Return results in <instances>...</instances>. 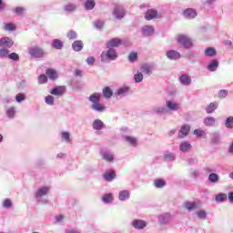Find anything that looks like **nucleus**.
<instances>
[{
    "mask_svg": "<svg viewBox=\"0 0 233 233\" xmlns=\"http://www.w3.org/2000/svg\"><path fill=\"white\" fill-rule=\"evenodd\" d=\"M108 50L101 53V61L108 63L109 61H116L117 59V51L115 48L107 47Z\"/></svg>",
    "mask_w": 233,
    "mask_h": 233,
    "instance_id": "1",
    "label": "nucleus"
},
{
    "mask_svg": "<svg viewBox=\"0 0 233 233\" xmlns=\"http://www.w3.org/2000/svg\"><path fill=\"white\" fill-rule=\"evenodd\" d=\"M177 41L178 45H181V46H183L187 50H190V48L194 47V42L192 41V38H190L187 35H178L177 37Z\"/></svg>",
    "mask_w": 233,
    "mask_h": 233,
    "instance_id": "2",
    "label": "nucleus"
},
{
    "mask_svg": "<svg viewBox=\"0 0 233 233\" xmlns=\"http://www.w3.org/2000/svg\"><path fill=\"white\" fill-rule=\"evenodd\" d=\"M28 54L30 57H33V59H43L46 56L45 49L37 46L29 47Z\"/></svg>",
    "mask_w": 233,
    "mask_h": 233,
    "instance_id": "3",
    "label": "nucleus"
},
{
    "mask_svg": "<svg viewBox=\"0 0 233 233\" xmlns=\"http://www.w3.org/2000/svg\"><path fill=\"white\" fill-rule=\"evenodd\" d=\"M127 15V11L125 8L121 5H116L115 6L113 10V17L116 19L117 21H121Z\"/></svg>",
    "mask_w": 233,
    "mask_h": 233,
    "instance_id": "4",
    "label": "nucleus"
},
{
    "mask_svg": "<svg viewBox=\"0 0 233 233\" xmlns=\"http://www.w3.org/2000/svg\"><path fill=\"white\" fill-rule=\"evenodd\" d=\"M123 45V40L118 37L111 38L106 44V48H117V46H121Z\"/></svg>",
    "mask_w": 233,
    "mask_h": 233,
    "instance_id": "5",
    "label": "nucleus"
},
{
    "mask_svg": "<svg viewBox=\"0 0 233 233\" xmlns=\"http://www.w3.org/2000/svg\"><path fill=\"white\" fill-rule=\"evenodd\" d=\"M14 46V41L8 36L0 38V48H12Z\"/></svg>",
    "mask_w": 233,
    "mask_h": 233,
    "instance_id": "6",
    "label": "nucleus"
},
{
    "mask_svg": "<svg viewBox=\"0 0 233 233\" xmlns=\"http://www.w3.org/2000/svg\"><path fill=\"white\" fill-rule=\"evenodd\" d=\"M188 134H190V125L185 124L180 127L177 137L179 139H184V137H187Z\"/></svg>",
    "mask_w": 233,
    "mask_h": 233,
    "instance_id": "7",
    "label": "nucleus"
},
{
    "mask_svg": "<svg viewBox=\"0 0 233 233\" xmlns=\"http://www.w3.org/2000/svg\"><path fill=\"white\" fill-rule=\"evenodd\" d=\"M192 150V144L187 140H183L179 143V151L183 154H187V152H190Z\"/></svg>",
    "mask_w": 233,
    "mask_h": 233,
    "instance_id": "8",
    "label": "nucleus"
},
{
    "mask_svg": "<svg viewBox=\"0 0 233 233\" xmlns=\"http://www.w3.org/2000/svg\"><path fill=\"white\" fill-rule=\"evenodd\" d=\"M182 15L186 19H195V17L198 16V12L196 11V9L187 8L183 11Z\"/></svg>",
    "mask_w": 233,
    "mask_h": 233,
    "instance_id": "9",
    "label": "nucleus"
},
{
    "mask_svg": "<svg viewBox=\"0 0 233 233\" xmlns=\"http://www.w3.org/2000/svg\"><path fill=\"white\" fill-rule=\"evenodd\" d=\"M66 90V87L65 86H57L51 89L50 94L52 96H57L58 97L63 96Z\"/></svg>",
    "mask_w": 233,
    "mask_h": 233,
    "instance_id": "10",
    "label": "nucleus"
},
{
    "mask_svg": "<svg viewBox=\"0 0 233 233\" xmlns=\"http://www.w3.org/2000/svg\"><path fill=\"white\" fill-rule=\"evenodd\" d=\"M166 108L168 110V112H177V110H179V105L177 102L167 100L166 101Z\"/></svg>",
    "mask_w": 233,
    "mask_h": 233,
    "instance_id": "11",
    "label": "nucleus"
},
{
    "mask_svg": "<svg viewBox=\"0 0 233 233\" xmlns=\"http://www.w3.org/2000/svg\"><path fill=\"white\" fill-rule=\"evenodd\" d=\"M159 15H157V11L155 9H149L146 12L145 15V19H147V21H152V19H159Z\"/></svg>",
    "mask_w": 233,
    "mask_h": 233,
    "instance_id": "12",
    "label": "nucleus"
},
{
    "mask_svg": "<svg viewBox=\"0 0 233 233\" xmlns=\"http://www.w3.org/2000/svg\"><path fill=\"white\" fill-rule=\"evenodd\" d=\"M49 190L48 187H42L35 191V198L36 199H41V198H45V196L48 194Z\"/></svg>",
    "mask_w": 233,
    "mask_h": 233,
    "instance_id": "13",
    "label": "nucleus"
},
{
    "mask_svg": "<svg viewBox=\"0 0 233 233\" xmlns=\"http://www.w3.org/2000/svg\"><path fill=\"white\" fill-rule=\"evenodd\" d=\"M166 56L171 61H177V59L181 58V54L176 50L167 51Z\"/></svg>",
    "mask_w": 233,
    "mask_h": 233,
    "instance_id": "14",
    "label": "nucleus"
},
{
    "mask_svg": "<svg viewBox=\"0 0 233 233\" xmlns=\"http://www.w3.org/2000/svg\"><path fill=\"white\" fill-rule=\"evenodd\" d=\"M132 227L137 230H143L147 227V222L142 219H135L132 221Z\"/></svg>",
    "mask_w": 233,
    "mask_h": 233,
    "instance_id": "15",
    "label": "nucleus"
},
{
    "mask_svg": "<svg viewBox=\"0 0 233 233\" xmlns=\"http://www.w3.org/2000/svg\"><path fill=\"white\" fill-rule=\"evenodd\" d=\"M178 79L179 83L183 85V86H190L192 84V78L187 74L181 75Z\"/></svg>",
    "mask_w": 233,
    "mask_h": 233,
    "instance_id": "16",
    "label": "nucleus"
},
{
    "mask_svg": "<svg viewBox=\"0 0 233 233\" xmlns=\"http://www.w3.org/2000/svg\"><path fill=\"white\" fill-rule=\"evenodd\" d=\"M130 92V87L129 86H121L119 87L115 95L117 96L118 97H126V96Z\"/></svg>",
    "mask_w": 233,
    "mask_h": 233,
    "instance_id": "17",
    "label": "nucleus"
},
{
    "mask_svg": "<svg viewBox=\"0 0 233 233\" xmlns=\"http://www.w3.org/2000/svg\"><path fill=\"white\" fill-rule=\"evenodd\" d=\"M103 178L105 179V181H107L108 183L114 181V179H116V171H114L113 169L106 171L103 175Z\"/></svg>",
    "mask_w": 233,
    "mask_h": 233,
    "instance_id": "18",
    "label": "nucleus"
},
{
    "mask_svg": "<svg viewBox=\"0 0 233 233\" xmlns=\"http://www.w3.org/2000/svg\"><path fill=\"white\" fill-rule=\"evenodd\" d=\"M184 207L187 210H188L189 212H192V210H198V208H199V203L193 201V202H186L184 203Z\"/></svg>",
    "mask_w": 233,
    "mask_h": 233,
    "instance_id": "19",
    "label": "nucleus"
},
{
    "mask_svg": "<svg viewBox=\"0 0 233 233\" xmlns=\"http://www.w3.org/2000/svg\"><path fill=\"white\" fill-rule=\"evenodd\" d=\"M101 157L105 161H107L108 163L114 162V153L110 151H101Z\"/></svg>",
    "mask_w": 233,
    "mask_h": 233,
    "instance_id": "20",
    "label": "nucleus"
},
{
    "mask_svg": "<svg viewBox=\"0 0 233 233\" xmlns=\"http://www.w3.org/2000/svg\"><path fill=\"white\" fill-rule=\"evenodd\" d=\"M102 202L105 205H110L114 203V194L112 193H106L102 196Z\"/></svg>",
    "mask_w": 233,
    "mask_h": 233,
    "instance_id": "21",
    "label": "nucleus"
},
{
    "mask_svg": "<svg viewBox=\"0 0 233 233\" xmlns=\"http://www.w3.org/2000/svg\"><path fill=\"white\" fill-rule=\"evenodd\" d=\"M142 34L145 37H150V35H154V26L152 25H144L142 27Z\"/></svg>",
    "mask_w": 233,
    "mask_h": 233,
    "instance_id": "22",
    "label": "nucleus"
},
{
    "mask_svg": "<svg viewBox=\"0 0 233 233\" xmlns=\"http://www.w3.org/2000/svg\"><path fill=\"white\" fill-rule=\"evenodd\" d=\"M92 127L94 130H96V132H100V130H103V128H105V123L101 119H95Z\"/></svg>",
    "mask_w": 233,
    "mask_h": 233,
    "instance_id": "23",
    "label": "nucleus"
},
{
    "mask_svg": "<svg viewBox=\"0 0 233 233\" xmlns=\"http://www.w3.org/2000/svg\"><path fill=\"white\" fill-rule=\"evenodd\" d=\"M163 158H164V161H167V162L176 161V153L166 151L163 154Z\"/></svg>",
    "mask_w": 233,
    "mask_h": 233,
    "instance_id": "24",
    "label": "nucleus"
},
{
    "mask_svg": "<svg viewBox=\"0 0 233 233\" xmlns=\"http://www.w3.org/2000/svg\"><path fill=\"white\" fill-rule=\"evenodd\" d=\"M153 112L157 116H165V114H168V109L165 106H155Z\"/></svg>",
    "mask_w": 233,
    "mask_h": 233,
    "instance_id": "25",
    "label": "nucleus"
},
{
    "mask_svg": "<svg viewBox=\"0 0 233 233\" xmlns=\"http://www.w3.org/2000/svg\"><path fill=\"white\" fill-rule=\"evenodd\" d=\"M124 141L130 145V147H137V138L136 137L125 136Z\"/></svg>",
    "mask_w": 233,
    "mask_h": 233,
    "instance_id": "26",
    "label": "nucleus"
},
{
    "mask_svg": "<svg viewBox=\"0 0 233 233\" xmlns=\"http://www.w3.org/2000/svg\"><path fill=\"white\" fill-rule=\"evenodd\" d=\"M84 46H85L83 45V41H81V40H76L72 44V48H73L74 52H81V50H83Z\"/></svg>",
    "mask_w": 233,
    "mask_h": 233,
    "instance_id": "27",
    "label": "nucleus"
},
{
    "mask_svg": "<svg viewBox=\"0 0 233 233\" xmlns=\"http://www.w3.org/2000/svg\"><path fill=\"white\" fill-rule=\"evenodd\" d=\"M218 106H219V103L218 102H211L207 107L206 112L208 114H213L215 110H218Z\"/></svg>",
    "mask_w": 233,
    "mask_h": 233,
    "instance_id": "28",
    "label": "nucleus"
},
{
    "mask_svg": "<svg viewBox=\"0 0 233 233\" xmlns=\"http://www.w3.org/2000/svg\"><path fill=\"white\" fill-rule=\"evenodd\" d=\"M119 201H127V199H130V191L122 190L118 193Z\"/></svg>",
    "mask_w": 233,
    "mask_h": 233,
    "instance_id": "29",
    "label": "nucleus"
},
{
    "mask_svg": "<svg viewBox=\"0 0 233 233\" xmlns=\"http://www.w3.org/2000/svg\"><path fill=\"white\" fill-rule=\"evenodd\" d=\"M77 10V5L74 3H69L64 5V11L71 14L72 12H76Z\"/></svg>",
    "mask_w": 233,
    "mask_h": 233,
    "instance_id": "30",
    "label": "nucleus"
},
{
    "mask_svg": "<svg viewBox=\"0 0 233 233\" xmlns=\"http://www.w3.org/2000/svg\"><path fill=\"white\" fill-rule=\"evenodd\" d=\"M219 66V62L218 60H211L208 65L207 68L209 72H216Z\"/></svg>",
    "mask_w": 233,
    "mask_h": 233,
    "instance_id": "31",
    "label": "nucleus"
},
{
    "mask_svg": "<svg viewBox=\"0 0 233 233\" xmlns=\"http://www.w3.org/2000/svg\"><path fill=\"white\" fill-rule=\"evenodd\" d=\"M91 110H94V112L101 113V112H105V110H106V107L105 106V105L100 104L98 102V104H93L91 106Z\"/></svg>",
    "mask_w": 233,
    "mask_h": 233,
    "instance_id": "32",
    "label": "nucleus"
},
{
    "mask_svg": "<svg viewBox=\"0 0 233 233\" xmlns=\"http://www.w3.org/2000/svg\"><path fill=\"white\" fill-rule=\"evenodd\" d=\"M51 45L56 50H63V46H65V44L60 39H54Z\"/></svg>",
    "mask_w": 233,
    "mask_h": 233,
    "instance_id": "33",
    "label": "nucleus"
},
{
    "mask_svg": "<svg viewBox=\"0 0 233 233\" xmlns=\"http://www.w3.org/2000/svg\"><path fill=\"white\" fill-rule=\"evenodd\" d=\"M203 123L205 127H214L216 125V118L213 116H207L204 118Z\"/></svg>",
    "mask_w": 233,
    "mask_h": 233,
    "instance_id": "34",
    "label": "nucleus"
},
{
    "mask_svg": "<svg viewBox=\"0 0 233 233\" xmlns=\"http://www.w3.org/2000/svg\"><path fill=\"white\" fill-rule=\"evenodd\" d=\"M168 221H170V214H168V213L160 215L158 217V222L160 223V225H167V223H168Z\"/></svg>",
    "mask_w": 233,
    "mask_h": 233,
    "instance_id": "35",
    "label": "nucleus"
},
{
    "mask_svg": "<svg viewBox=\"0 0 233 233\" xmlns=\"http://www.w3.org/2000/svg\"><path fill=\"white\" fill-rule=\"evenodd\" d=\"M154 187L156 188H164V187H167V181H165L163 178L155 179Z\"/></svg>",
    "mask_w": 233,
    "mask_h": 233,
    "instance_id": "36",
    "label": "nucleus"
},
{
    "mask_svg": "<svg viewBox=\"0 0 233 233\" xmlns=\"http://www.w3.org/2000/svg\"><path fill=\"white\" fill-rule=\"evenodd\" d=\"M88 99L91 103H93V105H96L99 103V101H101V95L98 93H94L89 96Z\"/></svg>",
    "mask_w": 233,
    "mask_h": 233,
    "instance_id": "37",
    "label": "nucleus"
},
{
    "mask_svg": "<svg viewBox=\"0 0 233 233\" xmlns=\"http://www.w3.org/2000/svg\"><path fill=\"white\" fill-rule=\"evenodd\" d=\"M103 96L106 99H110V97L114 96V91L112 90V88H110V86H106L103 89Z\"/></svg>",
    "mask_w": 233,
    "mask_h": 233,
    "instance_id": "38",
    "label": "nucleus"
},
{
    "mask_svg": "<svg viewBox=\"0 0 233 233\" xmlns=\"http://www.w3.org/2000/svg\"><path fill=\"white\" fill-rule=\"evenodd\" d=\"M10 50L6 47H0V59H8Z\"/></svg>",
    "mask_w": 233,
    "mask_h": 233,
    "instance_id": "39",
    "label": "nucleus"
},
{
    "mask_svg": "<svg viewBox=\"0 0 233 233\" xmlns=\"http://www.w3.org/2000/svg\"><path fill=\"white\" fill-rule=\"evenodd\" d=\"M46 74L52 81H56V79H57V72L54 69H47Z\"/></svg>",
    "mask_w": 233,
    "mask_h": 233,
    "instance_id": "40",
    "label": "nucleus"
},
{
    "mask_svg": "<svg viewBox=\"0 0 233 233\" xmlns=\"http://www.w3.org/2000/svg\"><path fill=\"white\" fill-rule=\"evenodd\" d=\"M85 10H94L96 8L95 0H86L84 5Z\"/></svg>",
    "mask_w": 233,
    "mask_h": 233,
    "instance_id": "41",
    "label": "nucleus"
},
{
    "mask_svg": "<svg viewBox=\"0 0 233 233\" xmlns=\"http://www.w3.org/2000/svg\"><path fill=\"white\" fill-rule=\"evenodd\" d=\"M206 57H214L216 56V48L207 47L204 51Z\"/></svg>",
    "mask_w": 233,
    "mask_h": 233,
    "instance_id": "42",
    "label": "nucleus"
},
{
    "mask_svg": "<svg viewBox=\"0 0 233 233\" xmlns=\"http://www.w3.org/2000/svg\"><path fill=\"white\" fill-rule=\"evenodd\" d=\"M194 136H196L197 137H203V139L207 138V133L205 132V130L203 129H195L193 132Z\"/></svg>",
    "mask_w": 233,
    "mask_h": 233,
    "instance_id": "43",
    "label": "nucleus"
},
{
    "mask_svg": "<svg viewBox=\"0 0 233 233\" xmlns=\"http://www.w3.org/2000/svg\"><path fill=\"white\" fill-rule=\"evenodd\" d=\"M196 216L198 219H206L208 216V213L205 209H199L196 212Z\"/></svg>",
    "mask_w": 233,
    "mask_h": 233,
    "instance_id": "44",
    "label": "nucleus"
},
{
    "mask_svg": "<svg viewBox=\"0 0 233 233\" xmlns=\"http://www.w3.org/2000/svg\"><path fill=\"white\" fill-rule=\"evenodd\" d=\"M93 25L96 30H103V26H105V20H95L93 22Z\"/></svg>",
    "mask_w": 233,
    "mask_h": 233,
    "instance_id": "45",
    "label": "nucleus"
},
{
    "mask_svg": "<svg viewBox=\"0 0 233 233\" xmlns=\"http://www.w3.org/2000/svg\"><path fill=\"white\" fill-rule=\"evenodd\" d=\"M227 194L219 193L216 195L215 200L217 201V203H224V201H227Z\"/></svg>",
    "mask_w": 233,
    "mask_h": 233,
    "instance_id": "46",
    "label": "nucleus"
},
{
    "mask_svg": "<svg viewBox=\"0 0 233 233\" xmlns=\"http://www.w3.org/2000/svg\"><path fill=\"white\" fill-rule=\"evenodd\" d=\"M208 181L209 183L216 184L219 181V175L216 173H211L208 175Z\"/></svg>",
    "mask_w": 233,
    "mask_h": 233,
    "instance_id": "47",
    "label": "nucleus"
},
{
    "mask_svg": "<svg viewBox=\"0 0 233 233\" xmlns=\"http://www.w3.org/2000/svg\"><path fill=\"white\" fill-rule=\"evenodd\" d=\"M5 114L9 119H14L15 117V107L7 108Z\"/></svg>",
    "mask_w": 233,
    "mask_h": 233,
    "instance_id": "48",
    "label": "nucleus"
},
{
    "mask_svg": "<svg viewBox=\"0 0 233 233\" xmlns=\"http://www.w3.org/2000/svg\"><path fill=\"white\" fill-rule=\"evenodd\" d=\"M61 138L65 143H70L72 141V138H70V133L66 131H63L61 133Z\"/></svg>",
    "mask_w": 233,
    "mask_h": 233,
    "instance_id": "49",
    "label": "nucleus"
},
{
    "mask_svg": "<svg viewBox=\"0 0 233 233\" xmlns=\"http://www.w3.org/2000/svg\"><path fill=\"white\" fill-rule=\"evenodd\" d=\"M140 70L143 74H147V76H150V74H152V69L150 68V66H148V65L142 66Z\"/></svg>",
    "mask_w": 233,
    "mask_h": 233,
    "instance_id": "50",
    "label": "nucleus"
},
{
    "mask_svg": "<svg viewBox=\"0 0 233 233\" xmlns=\"http://www.w3.org/2000/svg\"><path fill=\"white\" fill-rule=\"evenodd\" d=\"M4 30H5V32H14V30H15V25L12 23H6L5 25Z\"/></svg>",
    "mask_w": 233,
    "mask_h": 233,
    "instance_id": "51",
    "label": "nucleus"
},
{
    "mask_svg": "<svg viewBox=\"0 0 233 233\" xmlns=\"http://www.w3.org/2000/svg\"><path fill=\"white\" fill-rule=\"evenodd\" d=\"M25 10L26 9H25V7L17 6L13 9V12L15 14H16V15H23V14H25Z\"/></svg>",
    "mask_w": 233,
    "mask_h": 233,
    "instance_id": "52",
    "label": "nucleus"
},
{
    "mask_svg": "<svg viewBox=\"0 0 233 233\" xmlns=\"http://www.w3.org/2000/svg\"><path fill=\"white\" fill-rule=\"evenodd\" d=\"M46 104H47L49 106H54V96L52 95H48L45 98Z\"/></svg>",
    "mask_w": 233,
    "mask_h": 233,
    "instance_id": "53",
    "label": "nucleus"
},
{
    "mask_svg": "<svg viewBox=\"0 0 233 233\" xmlns=\"http://www.w3.org/2000/svg\"><path fill=\"white\" fill-rule=\"evenodd\" d=\"M226 128H233V116H228L225 121Z\"/></svg>",
    "mask_w": 233,
    "mask_h": 233,
    "instance_id": "54",
    "label": "nucleus"
},
{
    "mask_svg": "<svg viewBox=\"0 0 233 233\" xmlns=\"http://www.w3.org/2000/svg\"><path fill=\"white\" fill-rule=\"evenodd\" d=\"M128 61L130 63H136V61H137V53L136 52L130 53L128 56Z\"/></svg>",
    "mask_w": 233,
    "mask_h": 233,
    "instance_id": "55",
    "label": "nucleus"
},
{
    "mask_svg": "<svg viewBox=\"0 0 233 233\" xmlns=\"http://www.w3.org/2000/svg\"><path fill=\"white\" fill-rule=\"evenodd\" d=\"M25 99H26V96H25V94L23 93H18L15 96V101L16 103H23V101H25Z\"/></svg>",
    "mask_w": 233,
    "mask_h": 233,
    "instance_id": "56",
    "label": "nucleus"
},
{
    "mask_svg": "<svg viewBox=\"0 0 233 233\" xmlns=\"http://www.w3.org/2000/svg\"><path fill=\"white\" fill-rule=\"evenodd\" d=\"M135 83H141L143 81V73H137L134 75Z\"/></svg>",
    "mask_w": 233,
    "mask_h": 233,
    "instance_id": "57",
    "label": "nucleus"
},
{
    "mask_svg": "<svg viewBox=\"0 0 233 233\" xmlns=\"http://www.w3.org/2000/svg\"><path fill=\"white\" fill-rule=\"evenodd\" d=\"M48 76L46 75H40L38 77V83L40 85H45V83H47Z\"/></svg>",
    "mask_w": 233,
    "mask_h": 233,
    "instance_id": "58",
    "label": "nucleus"
},
{
    "mask_svg": "<svg viewBox=\"0 0 233 233\" xmlns=\"http://www.w3.org/2000/svg\"><path fill=\"white\" fill-rule=\"evenodd\" d=\"M7 59H11V61H19V55L17 53H11L7 56Z\"/></svg>",
    "mask_w": 233,
    "mask_h": 233,
    "instance_id": "59",
    "label": "nucleus"
},
{
    "mask_svg": "<svg viewBox=\"0 0 233 233\" xmlns=\"http://www.w3.org/2000/svg\"><path fill=\"white\" fill-rule=\"evenodd\" d=\"M67 38L69 39H76L77 38V33L74 30H70L68 33H67Z\"/></svg>",
    "mask_w": 233,
    "mask_h": 233,
    "instance_id": "60",
    "label": "nucleus"
},
{
    "mask_svg": "<svg viewBox=\"0 0 233 233\" xmlns=\"http://www.w3.org/2000/svg\"><path fill=\"white\" fill-rule=\"evenodd\" d=\"M227 96H228V91L222 89L218 92V97L220 99H225V97H227Z\"/></svg>",
    "mask_w": 233,
    "mask_h": 233,
    "instance_id": "61",
    "label": "nucleus"
},
{
    "mask_svg": "<svg viewBox=\"0 0 233 233\" xmlns=\"http://www.w3.org/2000/svg\"><path fill=\"white\" fill-rule=\"evenodd\" d=\"M10 207H12V200L6 198L5 200H4L3 202V208H10Z\"/></svg>",
    "mask_w": 233,
    "mask_h": 233,
    "instance_id": "62",
    "label": "nucleus"
},
{
    "mask_svg": "<svg viewBox=\"0 0 233 233\" xmlns=\"http://www.w3.org/2000/svg\"><path fill=\"white\" fill-rule=\"evenodd\" d=\"M211 141L212 143H219V135L218 133L213 134Z\"/></svg>",
    "mask_w": 233,
    "mask_h": 233,
    "instance_id": "63",
    "label": "nucleus"
},
{
    "mask_svg": "<svg viewBox=\"0 0 233 233\" xmlns=\"http://www.w3.org/2000/svg\"><path fill=\"white\" fill-rule=\"evenodd\" d=\"M66 233H81V230H79V228H67L66 230Z\"/></svg>",
    "mask_w": 233,
    "mask_h": 233,
    "instance_id": "64",
    "label": "nucleus"
}]
</instances>
